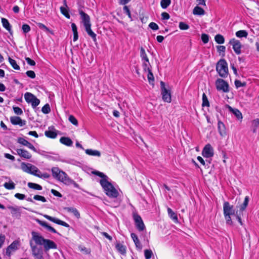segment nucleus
I'll use <instances>...</instances> for the list:
<instances>
[{
    "label": "nucleus",
    "instance_id": "24",
    "mask_svg": "<svg viewBox=\"0 0 259 259\" xmlns=\"http://www.w3.org/2000/svg\"><path fill=\"white\" fill-rule=\"evenodd\" d=\"M131 235L132 238L133 239V240L135 244L136 247L139 249H141L142 248V245H141L137 235L135 234V233H132Z\"/></svg>",
    "mask_w": 259,
    "mask_h": 259
},
{
    "label": "nucleus",
    "instance_id": "27",
    "mask_svg": "<svg viewBox=\"0 0 259 259\" xmlns=\"http://www.w3.org/2000/svg\"><path fill=\"white\" fill-rule=\"evenodd\" d=\"M167 212L169 217L175 222H178V219L177 213H176L170 208H167Z\"/></svg>",
    "mask_w": 259,
    "mask_h": 259
},
{
    "label": "nucleus",
    "instance_id": "3",
    "mask_svg": "<svg viewBox=\"0 0 259 259\" xmlns=\"http://www.w3.org/2000/svg\"><path fill=\"white\" fill-rule=\"evenodd\" d=\"M100 183L103 187L106 194L110 198H115L118 196V192L108 179H101Z\"/></svg>",
    "mask_w": 259,
    "mask_h": 259
},
{
    "label": "nucleus",
    "instance_id": "57",
    "mask_svg": "<svg viewBox=\"0 0 259 259\" xmlns=\"http://www.w3.org/2000/svg\"><path fill=\"white\" fill-rule=\"evenodd\" d=\"M13 110L17 115H21L23 113L22 109L18 107H13Z\"/></svg>",
    "mask_w": 259,
    "mask_h": 259
},
{
    "label": "nucleus",
    "instance_id": "48",
    "mask_svg": "<svg viewBox=\"0 0 259 259\" xmlns=\"http://www.w3.org/2000/svg\"><path fill=\"white\" fill-rule=\"evenodd\" d=\"M69 121L74 125H78V121L75 117L72 115H70L68 118Z\"/></svg>",
    "mask_w": 259,
    "mask_h": 259
},
{
    "label": "nucleus",
    "instance_id": "25",
    "mask_svg": "<svg viewBox=\"0 0 259 259\" xmlns=\"http://www.w3.org/2000/svg\"><path fill=\"white\" fill-rule=\"evenodd\" d=\"M64 209L68 212L72 213L77 218H80V213L76 208L72 207H65Z\"/></svg>",
    "mask_w": 259,
    "mask_h": 259
},
{
    "label": "nucleus",
    "instance_id": "30",
    "mask_svg": "<svg viewBox=\"0 0 259 259\" xmlns=\"http://www.w3.org/2000/svg\"><path fill=\"white\" fill-rule=\"evenodd\" d=\"M50 127L49 129H50ZM45 135L46 137L52 139L55 138L57 136L55 131H51L50 130L45 131Z\"/></svg>",
    "mask_w": 259,
    "mask_h": 259
},
{
    "label": "nucleus",
    "instance_id": "9",
    "mask_svg": "<svg viewBox=\"0 0 259 259\" xmlns=\"http://www.w3.org/2000/svg\"><path fill=\"white\" fill-rule=\"evenodd\" d=\"M160 85L161 88V94L162 95V100L164 102L170 103L171 100L170 93L165 88L164 83L163 81H161Z\"/></svg>",
    "mask_w": 259,
    "mask_h": 259
},
{
    "label": "nucleus",
    "instance_id": "43",
    "mask_svg": "<svg viewBox=\"0 0 259 259\" xmlns=\"http://www.w3.org/2000/svg\"><path fill=\"white\" fill-rule=\"evenodd\" d=\"M60 11L61 12V13L64 16H65L66 18H70V15L68 13V10L67 9V8L66 7H60Z\"/></svg>",
    "mask_w": 259,
    "mask_h": 259
},
{
    "label": "nucleus",
    "instance_id": "29",
    "mask_svg": "<svg viewBox=\"0 0 259 259\" xmlns=\"http://www.w3.org/2000/svg\"><path fill=\"white\" fill-rule=\"evenodd\" d=\"M193 13L194 15H203L205 14V11L201 7L196 6L194 8Z\"/></svg>",
    "mask_w": 259,
    "mask_h": 259
},
{
    "label": "nucleus",
    "instance_id": "46",
    "mask_svg": "<svg viewBox=\"0 0 259 259\" xmlns=\"http://www.w3.org/2000/svg\"><path fill=\"white\" fill-rule=\"evenodd\" d=\"M144 255L146 259H150L153 255V252L150 249H146L144 250Z\"/></svg>",
    "mask_w": 259,
    "mask_h": 259
},
{
    "label": "nucleus",
    "instance_id": "58",
    "mask_svg": "<svg viewBox=\"0 0 259 259\" xmlns=\"http://www.w3.org/2000/svg\"><path fill=\"white\" fill-rule=\"evenodd\" d=\"M149 27L154 30H157L159 28L158 25L154 22H151L149 25Z\"/></svg>",
    "mask_w": 259,
    "mask_h": 259
},
{
    "label": "nucleus",
    "instance_id": "38",
    "mask_svg": "<svg viewBox=\"0 0 259 259\" xmlns=\"http://www.w3.org/2000/svg\"><path fill=\"white\" fill-rule=\"evenodd\" d=\"M215 41L219 44H223L225 42L224 36L221 34H217L214 37Z\"/></svg>",
    "mask_w": 259,
    "mask_h": 259
},
{
    "label": "nucleus",
    "instance_id": "8",
    "mask_svg": "<svg viewBox=\"0 0 259 259\" xmlns=\"http://www.w3.org/2000/svg\"><path fill=\"white\" fill-rule=\"evenodd\" d=\"M215 85L218 91H222L224 93L229 92L228 83L223 79H218L215 81Z\"/></svg>",
    "mask_w": 259,
    "mask_h": 259
},
{
    "label": "nucleus",
    "instance_id": "19",
    "mask_svg": "<svg viewBox=\"0 0 259 259\" xmlns=\"http://www.w3.org/2000/svg\"><path fill=\"white\" fill-rule=\"evenodd\" d=\"M8 208L11 210L13 216L19 217L21 215V207L18 206H9Z\"/></svg>",
    "mask_w": 259,
    "mask_h": 259
},
{
    "label": "nucleus",
    "instance_id": "11",
    "mask_svg": "<svg viewBox=\"0 0 259 259\" xmlns=\"http://www.w3.org/2000/svg\"><path fill=\"white\" fill-rule=\"evenodd\" d=\"M19 243L18 241H13L6 249V255L10 256L12 253L16 251L18 249Z\"/></svg>",
    "mask_w": 259,
    "mask_h": 259
},
{
    "label": "nucleus",
    "instance_id": "35",
    "mask_svg": "<svg viewBox=\"0 0 259 259\" xmlns=\"http://www.w3.org/2000/svg\"><path fill=\"white\" fill-rule=\"evenodd\" d=\"M252 130L253 133H256V128L259 125V119L256 118L251 121Z\"/></svg>",
    "mask_w": 259,
    "mask_h": 259
},
{
    "label": "nucleus",
    "instance_id": "50",
    "mask_svg": "<svg viewBox=\"0 0 259 259\" xmlns=\"http://www.w3.org/2000/svg\"><path fill=\"white\" fill-rule=\"evenodd\" d=\"M33 199L35 200L41 201L43 202H45L47 201V200L45 197L38 195H34L33 197Z\"/></svg>",
    "mask_w": 259,
    "mask_h": 259
},
{
    "label": "nucleus",
    "instance_id": "44",
    "mask_svg": "<svg viewBox=\"0 0 259 259\" xmlns=\"http://www.w3.org/2000/svg\"><path fill=\"white\" fill-rule=\"evenodd\" d=\"M202 106L203 107L207 106L208 107L209 106V102L207 100V98L206 97V95L203 93L202 95Z\"/></svg>",
    "mask_w": 259,
    "mask_h": 259
},
{
    "label": "nucleus",
    "instance_id": "36",
    "mask_svg": "<svg viewBox=\"0 0 259 259\" xmlns=\"http://www.w3.org/2000/svg\"><path fill=\"white\" fill-rule=\"evenodd\" d=\"M236 35L237 37L239 38H246L248 35V33L246 30H239L236 32Z\"/></svg>",
    "mask_w": 259,
    "mask_h": 259
},
{
    "label": "nucleus",
    "instance_id": "53",
    "mask_svg": "<svg viewBox=\"0 0 259 259\" xmlns=\"http://www.w3.org/2000/svg\"><path fill=\"white\" fill-rule=\"evenodd\" d=\"M31 174L38 177V176H40L41 172L39 171V170L36 166H34L31 172Z\"/></svg>",
    "mask_w": 259,
    "mask_h": 259
},
{
    "label": "nucleus",
    "instance_id": "14",
    "mask_svg": "<svg viewBox=\"0 0 259 259\" xmlns=\"http://www.w3.org/2000/svg\"><path fill=\"white\" fill-rule=\"evenodd\" d=\"M202 155L207 158L211 157L213 155V150L210 144L205 145L202 152Z\"/></svg>",
    "mask_w": 259,
    "mask_h": 259
},
{
    "label": "nucleus",
    "instance_id": "40",
    "mask_svg": "<svg viewBox=\"0 0 259 259\" xmlns=\"http://www.w3.org/2000/svg\"><path fill=\"white\" fill-rule=\"evenodd\" d=\"M248 202H249V197L247 196L245 197V199H244L243 204H241V205L240 206V211H243V210H244L245 209L246 207H247V206L248 204Z\"/></svg>",
    "mask_w": 259,
    "mask_h": 259
},
{
    "label": "nucleus",
    "instance_id": "28",
    "mask_svg": "<svg viewBox=\"0 0 259 259\" xmlns=\"http://www.w3.org/2000/svg\"><path fill=\"white\" fill-rule=\"evenodd\" d=\"M85 30L89 35H90L92 39H93L94 42H96L97 40L96 38V34L92 30L91 26L86 27L85 28Z\"/></svg>",
    "mask_w": 259,
    "mask_h": 259
},
{
    "label": "nucleus",
    "instance_id": "49",
    "mask_svg": "<svg viewBox=\"0 0 259 259\" xmlns=\"http://www.w3.org/2000/svg\"><path fill=\"white\" fill-rule=\"evenodd\" d=\"M179 28L181 30H187L189 28V26L183 22L179 23Z\"/></svg>",
    "mask_w": 259,
    "mask_h": 259
},
{
    "label": "nucleus",
    "instance_id": "5",
    "mask_svg": "<svg viewBox=\"0 0 259 259\" xmlns=\"http://www.w3.org/2000/svg\"><path fill=\"white\" fill-rule=\"evenodd\" d=\"M223 211L226 223L228 225H231L232 221L231 215L235 214V211L233 205H230L229 202L226 201L223 204Z\"/></svg>",
    "mask_w": 259,
    "mask_h": 259
},
{
    "label": "nucleus",
    "instance_id": "10",
    "mask_svg": "<svg viewBox=\"0 0 259 259\" xmlns=\"http://www.w3.org/2000/svg\"><path fill=\"white\" fill-rule=\"evenodd\" d=\"M140 56L142 58V61H143L144 70L146 71V68H150V67H151V65L145 51L143 47H141L140 49Z\"/></svg>",
    "mask_w": 259,
    "mask_h": 259
},
{
    "label": "nucleus",
    "instance_id": "22",
    "mask_svg": "<svg viewBox=\"0 0 259 259\" xmlns=\"http://www.w3.org/2000/svg\"><path fill=\"white\" fill-rule=\"evenodd\" d=\"M2 23L3 27L7 29L11 35H12L13 32L11 29V26L8 20L6 18H2Z\"/></svg>",
    "mask_w": 259,
    "mask_h": 259
},
{
    "label": "nucleus",
    "instance_id": "41",
    "mask_svg": "<svg viewBox=\"0 0 259 259\" xmlns=\"http://www.w3.org/2000/svg\"><path fill=\"white\" fill-rule=\"evenodd\" d=\"M4 186L5 188L8 190H13L15 188V184L12 181H11L9 183L6 182L4 184Z\"/></svg>",
    "mask_w": 259,
    "mask_h": 259
},
{
    "label": "nucleus",
    "instance_id": "12",
    "mask_svg": "<svg viewBox=\"0 0 259 259\" xmlns=\"http://www.w3.org/2000/svg\"><path fill=\"white\" fill-rule=\"evenodd\" d=\"M229 44L232 45L233 49L236 54L239 55L241 53V49L242 45L240 41L235 38H232L230 39Z\"/></svg>",
    "mask_w": 259,
    "mask_h": 259
},
{
    "label": "nucleus",
    "instance_id": "15",
    "mask_svg": "<svg viewBox=\"0 0 259 259\" xmlns=\"http://www.w3.org/2000/svg\"><path fill=\"white\" fill-rule=\"evenodd\" d=\"M79 14L81 16L82 21L83 22L84 27L91 26V24L90 22V18L89 16L83 12L82 10L79 11Z\"/></svg>",
    "mask_w": 259,
    "mask_h": 259
},
{
    "label": "nucleus",
    "instance_id": "62",
    "mask_svg": "<svg viewBox=\"0 0 259 259\" xmlns=\"http://www.w3.org/2000/svg\"><path fill=\"white\" fill-rule=\"evenodd\" d=\"M15 197L18 199L23 200L25 198L26 196L24 194L20 193H16L15 195Z\"/></svg>",
    "mask_w": 259,
    "mask_h": 259
},
{
    "label": "nucleus",
    "instance_id": "31",
    "mask_svg": "<svg viewBox=\"0 0 259 259\" xmlns=\"http://www.w3.org/2000/svg\"><path fill=\"white\" fill-rule=\"evenodd\" d=\"M230 111H231L238 119H242V115L241 112L237 109H233L229 106Z\"/></svg>",
    "mask_w": 259,
    "mask_h": 259
},
{
    "label": "nucleus",
    "instance_id": "7",
    "mask_svg": "<svg viewBox=\"0 0 259 259\" xmlns=\"http://www.w3.org/2000/svg\"><path fill=\"white\" fill-rule=\"evenodd\" d=\"M24 98L28 103H31L33 108H36L40 103L39 100L30 93H26L24 95Z\"/></svg>",
    "mask_w": 259,
    "mask_h": 259
},
{
    "label": "nucleus",
    "instance_id": "47",
    "mask_svg": "<svg viewBox=\"0 0 259 259\" xmlns=\"http://www.w3.org/2000/svg\"><path fill=\"white\" fill-rule=\"evenodd\" d=\"M41 111L45 114L49 113L51 111L50 105L48 104L44 105L41 109Z\"/></svg>",
    "mask_w": 259,
    "mask_h": 259
},
{
    "label": "nucleus",
    "instance_id": "55",
    "mask_svg": "<svg viewBox=\"0 0 259 259\" xmlns=\"http://www.w3.org/2000/svg\"><path fill=\"white\" fill-rule=\"evenodd\" d=\"M201 38L204 44L207 43L209 41V36L206 34H202Z\"/></svg>",
    "mask_w": 259,
    "mask_h": 259
},
{
    "label": "nucleus",
    "instance_id": "2",
    "mask_svg": "<svg viewBox=\"0 0 259 259\" xmlns=\"http://www.w3.org/2000/svg\"><path fill=\"white\" fill-rule=\"evenodd\" d=\"M100 183L103 187L106 194L110 198H115L118 196V192L108 179H101Z\"/></svg>",
    "mask_w": 259,
    "mask_h": 259
},
{
    "label": "nucleus",
    "instance_id": "16",
    "mask_svg": "<svg viewBox=\"0 0 259 259\" xmlns=\"http://www.w3.org/2000/svg\"><path fill=\"white\" fill-rule=\"evenodd\" d=\"M44 217L47 219L49 220V221H52L58 225H60L67 228L69 227V225L67 223L63 221H61L57 218L52 217L47 214L44 215Z\"/></svg>",
    "mask_w": 259,
    "mask_h": 259
},
{
    "label": "nucleus",
    "instance_id": "52",
    "mask_svg": "<svg viewBox=\"0 0 259 259\" xmlns=\"http://www.w3.org/2000/svg\"><path fill=\"white\" fill-rule=\"evenodd\" d=\"M17 142L20 144H22L24 146H26L27 143L29 142L28 141L26 140L23 138H18L17 139Z\"/></svg>",
    "mask_w": 259,
    "mask_h": 259
},
{
    "label": "nucleus",
    "instance_id": "6",
    "mask_svg": "<svg viewBox=\"0 0 259 259\" xmlns=\"http://www.w3.org/2000/svg\"><path fill=\"white\" fill-rule=\"evenodd\" d=\"M216 70L219 75L223 78L227 77L229 71L228 64L225 59H221L217 64Z\"/></svg>",
    "mask_w": 259,
    "mask_h": 259
},
{
    "label": "nucleus",
    "instance_id": "4",
    "mask_svg": "<svg viewBox=\"0 0 259 259\" xmlns=\"http://www.w3.org/2000/svg\"><path fill=\"white\" fill-rule=\"evenodd\" d=\"M52 172L53 177L57 180L63 182L65 184L68 183L69 178L67 175L63 171L60 170L57 167H53L52 168Z\"/></svg>",
    "mask_w": 259,
    "mask_h": 259
},
{
    "label": "nucleus",
    "instance_id": "39",
    "mask_svg": "<svg viewBox=\"0 0 259 259\" xmlns=\"http://www.w3.org/2000/svg\"><path fill=\"white\" fill-rule=\"evenodd\" d=\"M28 186L30 188L33 189L35 190H41L42 189V187L40 185H39L37 184L33 183H30V182L28 183Z\"/></svg>",
    "mask_w": 259,
    "mask_h": 259
},
{
    "label": "nucleus",
    "instance_id": "33",
    "mask_svg": "<svg viewBox=\"0 0 259 259\" xmlns=\"http://www.w3.org/2000/svg\"><path fill=\"white\" fill-rule=\"evenodd\" d=\"M116 248L121 254H124L126 253V247L120 243H117Z\"/></svg>",
    "mask_w": 259,
    "mask_h": 259
},
{
    "label": "nucleus",
    "instance_id": "54",
    "mask_svg": "<svg viewBox=\"0 0 259 259\" xmlns=\"http://www.w3.org/2000/svg\"><path fill=\"white\" fill-rule=\"evenodd\" d=\"M217 49H218V52L221 54V53H223V55L224 56L225 55V51H226V47L224 46H217Z\"/></svg>",
    "mask_w": 259,
    "mask_h": 259
},
{
    "label": "nucleus",
    "instance_id": "63",
    "mask_svg": "<svg viewBox=\"0 0 259 259\" xmlns=\"http://www.w3.org/2000/svg\"><path fill=\"white\" fill-rule=\"evenodd\" d=\"M37 222L41 226L45 227V228H47L49 225L47 223L44 221H40L39 220H37Z\"/></svg>",
    "mask_w": 259,
    "mask_h": 259
},
{
    "label": "nucleus",
    "instance_id": "20",
    "mask_svg": "<svg viewBox=\"0 0 259 259\" xmlns=\"http://www.w3.org/2000/svg\"><path fill=\"white\" fill-rule=\"evenodd\" d=\"M22 169L27 173L31 174L34 165L30 163L26 164L24 162H22L21 164Z\"/></svg>",
    "mask_w": 259,
    "mask_h": 259
},
{
    "label": "nucleus",
    "instance_id": "61",
    "mask_svg": "<svg viewBox=\"0 0 259 259\" xmlns=\"http://www.w3.org/2000/svg\"><path fill=\"white\" fill-rule=\"evenodd\" d=\"M25 60L26 61L27 63L31 65V66H34L35 65V62L34 60L31 59L29 57H26Z\"/></svg>",
    "mask_w": 259,
    "mask_h": 259
},
{
    "label": "nucleus",
    "instance_id": "34",
    "mask_svg": "<svg viewBox=\"0 0 259 259\" xmlns=\"http://www.w3.org/2000/svg\"><path fill=\"white\" fill-rule=\"evenodd\" d=\"M145 71L148 72L147 77L149 83L151 84H153L154 81V77L153 73H152L151 70L150 69V68H146V70Z\"/></svg>",
    "mask_w": 259,
    "mask_h": 259
},
{
    "label": "nucleus",
    "instance_id": "21",
    "mask_svg": "<svg viewBox=\"0 0 259 259\" xmlns=\"http://www.w3.org/2000/svg\"><path fill=\"white\" fill-rule=\"evenodd\" d=\"M218 128L219 134L221 136H224L226 135V128L225 124L220 120H219L218 123Z\"/></svg>",
    "mask_w": 259,
    "mask_h": 259
},
{
    "label": "nucleus",
    "instance_id": "26",
    "mask_svg": "<svg viewBox=\"0 0 259 259\" xmlns=\"http://www.w3.org/2000/svg\"><path fill=\"white\" fill-rule=\"evenodd\" d=\"M60 142L67 146H71L73 143L72 140L69 138L65 137H61L60 139Z\"/></svg>",
    "mask_w": 259,
    "mask_h": 259
},
{
    "label": "nucleus",
    "instance_id": "23",
    "mask_svg": "<svg viewBox=\"0 0 259 259\" xmlns=\"http://www.w3.org/2000/svg\"><path fill=\"white\" fill-rule=\"evenodd\" d=\"M85 152L87 154L91 156H94L97 157H100L101 156L100 152L97 150L88 149L85 150Z\"/></svg>",
    "mask_w": 259,
    "mask_h": 259
},
{
    "label": "nucleus",
    "instance_id": "42",
    "mask_svg": "<svg viewBox=\"0 0 259 259\" xmlns=\"http://www.w3.org/2000/svg\"><path fill=\"white\" fill-rule=\"evenodd\" d=\"M171 0H161L160 2L161 7L163 9H166L170 4Z\"/></svg>",
    "mask_w": 259,
    "mask_h": 259
},
{
    "label": "nucleus",
    "instance_id": "56",
    "mask_svg": "<svg viewBox=\"0 0 259 259\" xmlns=\"http://www.w3.org/2000/svg\"><path fill=\"white\" fill-rule=\"evenodd\" d=\"M235 84L237 88L241 87H244L246 85L245 82H241V81L239 80H236L235 81Z\"/></svg>",
    "mask_w": 259,
    "mask_h": 259
},
{
    "label": "nucleus",
    "instance_id": "37",
    "mask_svg": "<svg viewBox=\"0 0 259 259\" xmlns=\"http://www.w3.org/2000/svg\"><path fill=\"white\" fill-rule=\"evenodd\" d=\"M8 60L9 63L14 69L20 70V68L15 60L12 59L11 57H9Z\"/></svg>",
    "mask_w": 259,
    "mask_h": 259
},
{
    "label": "nucleus",
    "instance_id": "59",
    "mask_svg": "<svg viewBox=\"0 0 259 259\" xmlns=\"http://www.w3.org/2000/svg\"><path fill=\"white\" fill-rule=\"evenodd\" d=\"M37 25L40 29H43L47 32L50 31V29L42 23H38Z\"/></svg>",
    "mask_w": 259,
    "mask_h": 259
},
{
    "label": "nucleus",
    "instance_id": "18",
    "mask_svg": "<svg viewBox=\"0 0 259 259\" xmlns=\"http://www.w3.org/2000/svg\"><path fill=\"white\" fill-rule=\"evenodd\" d=\"M16 152L18 155L25 159H29L32 156L31 154L28 151L25 149H17Z\"/></svg>",
    "mask_w": 259,
    "mask_h": 259
},
{
    "label": "nucleus",
    "instance_id": "13",
    "mask_svg": "<svg viewBox=\"0 0 259 259\" xmlns=\"http://www.w3.org/2000/svg\"><path fill=\"white\" fill-rule=\"evenodd\" d=\"M133 218L137 228L140 231H143L145 229V226L141 217L139 214L135 213L133 215Z\"/></svg>",
    "mask_w": 259,
    "mask_h": 259
},
{
    "label": "nucleus",
    "instance_id": "32",
    "mask_svg": "<svg viewBox=\"0 0 259 259\" xmlns=\"http://www.w3.org/2000/svg\"><path fill=\"white\" fill-rule=\"evenodd\" d=\"M71 28L73 33V41H76L78 39V32L77 26L75 23H72L71 24Z\"/></svg>",
    "mask_w": 259,
    "mask_h": 259
},
{
    "label": "nucleus",
    "instance_id": "51",
    "mask_svg": "<svg viewBox=\"0 0 259 259\" xmlns=\"http://www.w3.org/2000/svg\"><path fill=\"white\" fill-rule=\"evenodd\" d=\"M22 29L23 33H26L30 31V27L28 24H24L22 26Z\"/></svg>",
    "mask_w": 259,
    "mask_h": 259
},
{
    "label": "nucleus",
    "instance_id": "1",
    "mask_svg": "<svg viewBox=\"0 0 259 259\" xmlns=\"http://www.w3.org/2000/svg\"><path fill=\"white\" fill-rule=\"evenodd\" d=\"M30 240L32 254L35 259H44V251L46 252L50 249H56L57 245L53 241L45 239L40 233L32 231Z\"/></svg>",
    "mask_w": 259,
    "mask_h": 259
},
{
    "label": "nucleus",
    "instance_id": "64",
    "mask_svg": "<svg viewBox=\"0 0 259 259\" xmlns=\"http://www.w3.org/2000/svg\"><path fill=\"white\" fill-rule=\"evenodd\" d=\"M161 17L162 20H168L169 19V15L166 12H163L161 14Z\"/></svg>",
    "mask_w": 259,
    "mask_h": 259
},
{
    "label": "nucleus",
    "instance_id": "17",
    "mask_svg": "<svg viewBox=\"0 0 259 259\" xmlns=\"http://www.w3.org/2000/svg\"><path fill=\"white\" fill-rule=\"evenodd\" d=\"M11 123L14 125H19L20 126H22L25 125L26 121L22 120L20 117L18 116H13L10 118Z\"/></svg>",
    "mask_w": 259,
    "mask_h": 259
},
{
    "label": "nucleus",
    "instance_id": "60",
    "mask_svg": "<svg viewBox=\"0 0 259 259\" xmlns=\"http://www.w3.org/2000/svg\"><path fill=\"white\" fill-rule=\"evenodd\" d=\"M26 75L31 78H34L35 77V73L33 71L29 70L26 72Z\"/></svg>",
    "mask_w": 259,
    "mask_h": 259
},
{
    "label": "nucleus",
    "instance_id": "45",
    "mask_svg": "<svg viewBox=\"0 0 259 259\" xmlns=\"http://www.w3.org/2000/svg\"><path fill=\"white\" fill-rule=\"evenodd\" d=\"M92 173L96 176H98L102 178V179H108V178L107 176L104 175L103 172L99 171H94Z\"/></svg>",
    "mask_w": 259,
    "mask_h": 259
}]
</instances>
